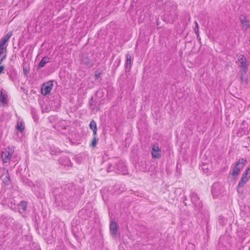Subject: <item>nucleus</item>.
I'll return each mask as SVG.
<instances>
[{
	"label": "nucleus",
	"mask_w": 250,
	"mask_h": 250,
	"mask_svg": "<svg viewBox=\"0 0 250 250\" xmlns=\"http://www.w3.org/2000/svg\"><path fill=\"white\" fill-rule=\"evenodd\" d=\"M247 162L246 159L244 158L239 159V160L235 164L234 166L232 167L231 175L234 179H236L239 174L240 170L243 168Z\"/></svg>",
	"instance_id": "obj_4"
},
{
	"label": "nucleus",
	"mask_w": 250,
	"mask_h": 250,
	"mask_svg": "<svg viewBox=\"0 0 250 250\" xmlns=\"http://www.w3.org/2000/svg\"><path fill=\"white\" fill-rule=\"evenodd\" d=\"M55 192L54 194L55 205L59 208H64L68 204L69 199L74 195L73 191L69 187L65 186Z\"/></svg>",
	"instance_id": "obj_1"
},
{
	"label": "nucleus",
	"mask_w": 250,
	"mask_h": 250,
	"mask_svg": "<svg viewBox=\"0 0 250 250\" xmlns=\"http://www.w3.org/2000/svg\"><path fill=\"white\" fill-rule=\"evenodd\" d=\"M101 75V72L98 70L95 71L94 77L96 80H98Z\"/></svg>",
	"instance_id": "obj_29"
},
{
	"label": "nucleus",
	"mask_w": 250,
	"mask_h": 250,
	"mask_svg": "<svg viewBox=\"0 0 250 250\" xmlns=\"http://www.w3.org/2000/svg\"><path fill=\"white\" fill-rule=\"evenodd\" d=\"M61 101L59 96H56L53 97V100L51 101V104L52 105H54L56 108H59L61 106Z\"/></svg>",
	"instance_id": "obj_16"
},
{
	"label": "nucleus",
	"mask_w": 250,
	"mask_h": 250,
	"mask_svg": "<svg viewBox=\"0 0 250 250\" xmlns=\"http://www.w3.org/2000/svg\"><path fill=\"white\" fill-rule=\"evenodd\" d=\"M53 85V82L51 81L43 83L41 89L42 93L43 95H46L49 93L52 88Z\"/></svg>",
	"instance_id": "obj_7"
},
{
	"label": "nucleus",
	"mask_w": 250,
	"mask_h": 250,
	"mask_svg": "<svg viewBox=\"0 0 250 250\" xmlns=\"http://www.w3.org/2000/svg\"><path fill=\"white\" fill-rule=\"evenodd\" d=\"M239 19L241 23L243 25V26H246L247 28L250 27V21L246 19V18L245 16L242 15H240Z\"/></svg>",
	"instance_id": "obj_17"
},
{
	"label": "nucleus",
	"mask_w": 250,
	"mask_h": 250,
	"mask_svg": "<svg viewBox=\"0 0 250 250\" xmlns=\"http://www.w3.org/2000/svg\"><path fill=\"white\" fill-rule=\"evenodd\" d=\"M112 165L109 164L106 167V171L108 172L112 171L113 170V169H112Z\"/></svg>",
	"instance_id": "obj_32"
},
{
	"label": "nucleus",
	"mask_w": 250,
	"mask_h": 250,
	"mask_svg": "<svg viewBox=\"0 0 250 250\" xmlns=\"http://www.w3.org/2000/svg\"><path fill=\"white\" fill-rule=\"evenodd\" d=\"M151 154L152 158L159 159L161 156V150L158 145H154L152 147Z\"/></svg>",
	"instance_id": "obj_9"
},
{
	"label": "nucleus",
	"mask_w": 250,
	"mask_h": 250,
	"mask_svg": "<svg viewBox=\"0 0 250 250\" xmlns=\"http://www.w3.org/2000/svg\"><path fill=\"white\" fill-rule=\"evenodd\" d=\"M61 152L59 148L51 147L50 149V153L51 155H56Z\"/></svg>",
	"instance_id": "obj_26"
},
{
	"label": "nucleus",
	"mask_w": 250,
	"mask_h": 250,
	"mask_svg": "<svg viewBox=\"0 0 250 250\" xmlns=\"http://www.w3.org/2000/svg\"><path fill=\"white\" fill-rule=\"evenodd\" d=\"M3 61V60H1V57H0V64L2 63V61Z\"/></svg>",
	"instance_id": "obj_41"
},
{
	"label": "nucleus",
	"mask_w": 250,
	"mask_h": 250,
	"mask_svg": "<svg viewBox=\"0 0 250 250\" xmlns=\"http://www.w3.org/2000/svg\"><path fill=\"white\" fill-rule=\"evenodd\" d=\"M198 40V41L200 42V43H201V38H200L199 39H197Z\"/></svg>",
	"instance_id": "obj_44"
},
{
	"label": "nucleus",
	"mask_w": 250,
	"mask_h": 250,
	"mask_svg": "<svg viewBox=\"0 0 250 250\" xmlns=\"http://www.w3.org/2000/svg\"><path fill=\"white\" fill-rule=\"evenodd\" d=\"M126 61L125 65V72H129L131 68L132 61H131V57L129 53L125 56Z\"/></svg>",
	"instance_id": "obj_10"
},
{
	"label": "nucleus",
	"mask_w": 250,
	"mask_h": 250,
	"mask_svg": "<svg viewBox=\"0 0 250 250\" xmlns=\"http://www.w3.org/2000/svg\"><path fill=\"white\" fill-rule=\"evenodd\" d=\"M62 128L63 129H66V127L65 126H64L63 127H62Z\"/></svg>",
	"instance_id": "obj_43"
},
{
	"label": "nucleus",
	"mask_w": 250,
	"mask_h": 250,
	"mask_svg": "<svg viewBox=\"0 0 250 250\" xmlns=\"http://www.w3.org/2000/svg\"><path fill=\"white\" fill-rule=\"evenodd\" d=\"M59 162L60 164L65 167H71L72 166V164L70 159L67 157H61L59 160Z\"/></svg>",
	"instance_id": "obj_12"
},
{
	"label": "nucleus",
	"mask_w": 250,
	"mask_h": 250,
	"mask_svg": "<svg viewBox=\"0 0 250 250\" xmlns=\"http://www.w3.org/2000/svg\"><path fill=\"white\" fill-rule=\"evenodd\" d=\"M6 47L4 48H0V58L1 57V55L3 53H6Z\"/></svg>",
	"instance_id": "obj_31"
},
{
	"label": "nucleus",
	"mask_w": 250,
	"mask_h": 250,
	"mask_svg": "<svg viewBox=\"0 0 250 250\" xmlns=\"http://www.w3.org/2000/svg\"><path fill=\"white\" fill-rule=\"evenodd\" d=\"M5 43H3V42H1L0 41V48H4V47H6V46H5Z\"/></svg>",
	"instance_id": "obj_37"
},
{
	"label": "nucleus",
	"mask_w": 250,
	"mask_h": 250,
	"mask_svg": "<svg viewBox=\"0 0 250 250\" xmlns=\"http://www.w3.org/2000/svg\"><path fill=\"white\" fill-rule=\"evenodd\" d=\"M23 72L24 75L26 76L27 74L29 73V70L25 67H23Z\"/></svg>",
	"instance_id": "obj_34"
},
{
	"label": "nucleus",
	"mask_w": 250,
	"mask_h": 250,
	"mask_svg": "<svg viewBox=\"0 0 250 250\" xmlns=\"http://www.w3.org/2000/svg\"><path fill=\"white\" fill-rule=\"evenodd\" d=\"M98 140L99 139L97 138V137H93V140L91 142V146L92 147H95L97 145Z\"/></svg>",
	"instance_id": "obj_28"
},
{
	"label": "nucleus",
	"mask_w": 250,
	"mask_h": 250,
	"mask_svg": "<svg viewBox=\"0 0 250 250\" xmlns=\"http://www.w3.org/2000/svg\"><path fill=\"white\" fill-rule=\"evenodd\" d=\"M241 58L238 59L239 62H241V66L242 67V73H247L248 70V64L247 63V59L243 55H240Z\"/></svg>",
	"instance_id": "obj_8"
},
{
	"label": "nucleus",
	"mask_w": 250,
	"mask_h": 250,
	"mask_svg": "<svg viewBox=\"0 0 250 250\" xmlns=\"http://www.w3.org/2000/svg\"><path fill=\"white\" fill-rule=\"evenodd\" d=\"M50 62V58L47 56H45L42 58L38 65V68L40 69L43 67L45 64Z\"/></svg>",
	"instance_id": "obj_14"
},
{
	"label": "nucleus",
	"mask_w": 250,
	"mask_h": 250,
	"mask_svg": "<svg viewBox=\"0 0 250 250\" xmlns=\"http://www.w3.org/2000/svg\"><path fill=\"white\" fill-rule=\"evenodd\" d=\"M115 62L117 63V65L115 67V69H117V68L120 65V64L121 63V60L119 59L117 62Z\"/></svg>",
	"instance_id": "obj_36"
},
{
	"label": "nucleus",
	"mask_w": 250,
	"mask_h": 250,
	"mask_svg": "<svg viewBox=\"0 0 250 250\" xmlns=\"http://www.w3.org/2000/svg\"><path fill=\"white\" fill-rule=\"evenodd\" d=\"M215 184H214L212 187H211V192L212 193V195H214L215 193Z\"/></svg>",
	"instance_id": "obj_33"
},
{
	"label": "nucleus",
	"mask_w": 250,
	"mask_h": 250,
	"mask_svg": "<svg viewBox=\"0 0 250 250\" xmlns=\"http://www.w3.org/2000/svg\"><path fill=\"white\" fill-rule=\"evenodd\" d=\"M196 35V37H197V39H199L200 37V35H199V33H195Z\"/></svg>",
	"instance_id": "obj_40"
},
{
	"label": "nucleus",
	"mask_w": 250,
	"mask_h": 250,
	"mask_svg": "<svg viewBox=\"0 0 250 250\" xmlns=\"http://www.w3.org/2000/svg\"><path fill=\"white\" fill-rule=\"evenodd\" d=\"M241 76H240V80L241 83H245V84H248V78L245 76L246 73H242V71H240Z\"/></svg>",
	"instance_id": "obj_24"
},
{
	"label": "nucleus",
	"mask_w": 250,
	"mask_h": 250,
	"mask_svg": "<svg viewBox=\"0 0 250 250\" xmlns=\"http://www.w3.org/2000/svg\"><path fill=\"white\" fill-rule=\"evenodd\" d=\"M187 196H184V202H185V201L187 200Z\"/></svg>",
	"instance_id": "obj_42"
},
{
	"label": "nucleus",
	"mask_w": 250,
	"mask_h": 250,
	"mask_svg": "<svg viewBox=\"0 0 250 250\" xmlns=\"http://www.w3.org/2000/svg\"><path fill=\"white\" fill-rule=\"evenodd\" d=\"M198 40V41L200 42V43H201V38H200L199 39H197Z\"/></svg>",
	"instance_id": "obj_45"
},
{
	"label": "nucleus",
	"mask_w": 250,
	"mask_h": 250,
	"mask_svg": "<svg viewBox=\"0 0 250 250\" xmlns=\"http://www.w3.org/2000/svg\"><path fill=\"white\" fill-rule=\"evenodd\" d=\"M176 9L175 6H172L169 11L167 10L166 12L167 16L169 18V20L172 22L178 18V14Z\"/></svg>",
	"instance_id": "obj_6"
},
{
	"label": "nucleus",
	"mask_w": 250,
	"mask_h": 250,
	"mask_svg": "<svg viewBox=\"0 0 250 250\" xmlns=\"http://www.w3.org/2000/svg\"><path fill=\"white\" fill-rule=\"evenodd\" d=\"M195 27L194 28V31L195 33H199V25L196 21H194Z\"/></svg>",
	"instance_id": "obj_30"
},
{
	"label": "nucleus",
	"mask_w": 250,
	"mask_h": 250,
	"mask_svg": "<svg viewBox=\"0 0 250 250\" xmlns=\"http://www.w3.org/2000/svg\"><path fill=\"white\" fill-rule=\"evenodd\" d=\"M80 63L87 68L94 66V58L86 52H83L80 55Z\"/></svg>",
	"instance_id": "obj_3"
},
{
	"label": "nucleus",
	"mask_w": 250,
	"mask_h": 250,
	"mask_svg": "<svg viewBox=\"0 0 250 250\" xmlns=\"http://www.w3.org/2000/svg\"><path fill=\"white\" fill-rule=\"evenodd\" d=\"M116 169L119 173L123 174H125L127 172L126 167L122 162H119L116 164Z\"/></svg>",
	"instance_id": "obj_13"
},
{
	"label": "nucleus",
	"mask_w": 250,
	"mask_h": 250,
	"mask_svg": "<svg viewBox=\"0 0 250 250\" xmlns=\"http://www.w3.org/2000/svg\"><path fill=\"white\" fill-rule=\"evenodd\" d=\"M12 35V33L11 32H8L4 37H3L1 40L0 42H3L4 43H6V42L8 41L9 39L10 38Z\"/></svg>",
	"instance_id": "obj_25"
},
{
	"label": "nucleus",
	"mask_w": 250,
	"mask_h": 250,
	"mask_svg": "<svg viewBox=\"0 0 250 250\" xmlns=\"http://www.w3.org/2000/svg\"><path fill=\"white\" fill-rule=\"evenodd\" d=\"M248 181H246V179H245L244 177H241L240 181L238 183V184L237 185V191H238V188H242L244 186L245 184L248 182Z\"/></svg>",
	"instance_id": "obj_23"
},
{
	"label": "nucleus",
	"mask_w": 250,
	"mask_h": 250,
	"mask_svg": "<svg viewBox=\"0 0 250 250\" xmlns=\"http://www.w3.org/2000/svg\"><path fill=\"white\" fill-rule=\"evenodd\" d=\"M4 69V66L3 65H0V74L3 73Z\"/></svg>",
	"instance_id": "obj_35"
},
{
	"label": "nucleus",
	"mask_w": 250,
	"mask_h": 250,
	"mask_svg": "<svg viewBox=\"0 0 250 250\" xmlns=\"http://www.w3.org/2000/svg\"><path fill=\"white\" fill-rule=\"evenodd\" d=\"M27 206V203L25 201H21L19 204V210L20 211L23 212L26 210Z\"/></svg>",
	"instance_id": "obj_19"
},
{
	"label": "nucleus",
	"mask_w": 250,
	"mask_h": 250,
	"mask_svg": "<svg viewBox=\"0 0 250 250\" xmlns=\"http://www.w3.org/2000/svg\"><path fill=\"white\" fill-rule=\"evenodd\" d=\"M89 127L92 130L97 129V124H96V122L94 120H92L90 122V124H89Z\"/></svg>",
	"instance_id": "obj_27"
},
{
	"label": "nucleus",
	"mask_w": 250,
	"mask_h": 250,
	"mask_svg": "<svg viewBox=\"0 0 250 250\" xmlns=\"http://www.w3.org/2000/svg\"><path fill=\"white\" fill-rule=\"evenodd\" d=\"M7 97V94L6 93H3L2 90H1L0 94V102L3 104L6 103Z\"/></svg>",
	"instance_id": "obj_20"
},
{
	"label": "nucleus",
	"mask_w": 250,
	"mask_h": 250,
	"mask_svg": "<svg viewBox=\"0 0 250 250\" xmlns=\"http://www.w3.org/2000/svg\"><path fill=\"white\" fill-rule=\"evenodd\" d=\"M6 58V54L5 53H3L2 55H1V60H4Z\"/></svg>",
	"instance_id": "obj_38"
},
{
	"label": "nucleus",
	"mask_w": 250,
	"mask_h": 250,
	"mask_svg": "<svg viewBox=\"0 0 250 250\" xmlns=\"http://www.w3.org/2000/svg\"><path fill=\"white\" fill-rule=\"evenodd\" d=\"M190 197L195 211V214L197 213H202L203 205L197 194L192 192L190 194Z\"/></svg>",
	"instance_id": "obj_2"
},
{
	"label": "nucleus",
	"mask_w": 250,
	"mask_h": 250,
	"mask_svg": "<svg viewBox=\"0 0 250 250\" xmlns=\"http://www.w3.org/2000/svg\"><path fill=\"white\" fill-rule=\"evenodd\" d=\"M250 170V167L247 168L242 174V177L246 179V181H249L250 178V172H249Z\"/></svg>",
	"instance_id": "obj_21"
},
{
	"label": "nucleus",
	"mask_w": 250,
	"mask_h": 250,
	"mask_svg": "<svg viewBox=\"0 0 250 250\" xmlns=\"http://www.w3.org/2000/svg\"><path fill=\"white\" fill-rule=\"evenodd\" d=\"M93 137H97V129L93 130Z\"/></svg>",
	"instance_id": "obj_39"
},
{
	"label": "nucleus",
	"mask_w": 250,
	"mask_h": 250,
	"mask_svg": "<svg viewBox=\"0 0 250 250\" xmlns=\"http://www.w3.org/2000/svg\"><path fill=\"white\" fill-rule=\"evenodd\" d=\"M14 150L13 148L8 147L6 148L4 151L1 153V158L3 163H7L11 158Z\"/></svg>",
	"instance_id": "obj_5"
},
{
	"label": "nucleus",
	"mask_w": 250,
	"mask_h": 250,
	"mask_svg": "<svg viewBox=\"0 0 250 250\" xmlns=\"http://www.w3.org/2000/svg\"><path fill=\"white\" fill-rule=\"evenodd\" d=\"M16 128L19 131L21 132H23L24 129V125L23 122L22 121L18 122Z\"/></svg>",
	"instance_id": "obj_22"
},
{
	"label": "nucleus",
	"mask_w": 250,
	"mask_h": 250,
	"mask_svg": "<svg viewBox=\"0 0 250 250\" xmlns=\"http://www.w3.org/2000/svg\"><path fill=\"white\" fill-rule=\"evenodd\" d=\"M4 175H5V177L3 178L2 180L3 183L6 185L8 186L10 184V175L8 173V171H6V172L5 174L3 173L1 176L0 178L3 177Z\"/></svg>",
	"instance_id": "obj_15"
},
{
	"label": "nucleus",
	"mask_w": 250,
	"mask_h": 250,
	"mask_svg": "<svg viewBox=\"0 0 250 250\" xmlns=\"http://www.w3.org/2000/svg\"><path fill=\"white\" fill-rule=\"evenodd\" d=\"M99 109V107H98L97 108V110H98Z\"/></svg>",
	"instance_id": "obj_46"
},
{
	"label": "nucleus",
	"mask_w": 250,
	"mask_h": 250,
	"mask_svg": "<svg viewBox=\"0 0 250 250\" xmlns=\"http://www.w3.org/2000/svg\"><path fill=\"white\" fill-rule=\"evenodd\" d=\"M88 105L90 109L94 111L96 106V101L94 100L93 97H91L88 102Z\"/></svg>",
	"instance_id": "obj_18"
},
{
	"label": "nucleus",
	"mask_w": 250,
	"mask_h": 250,
	"mask_svg": "<svg viewBox=\"0 0 250 250\" xmlns=\"http://www.w3.org/2000/svg\"><path fill=\"white\" fill-rule=\"evenodd\" d=\"M109 228L110 232L111 235L114 237H117V231L118 229L117 223L115 221H111L110 224Z\"/></svg>",
	"instance_id": "obj_11"
}]
</instances>
